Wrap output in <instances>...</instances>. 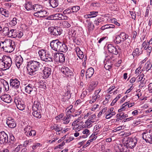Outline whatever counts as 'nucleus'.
I'll return each mask as SVG.
<instances>
[{"label": "nucleus", "mask_w": 152, "mask_h": 152, "mask_svg": "<svg viewBox=\"0 0 152 152\" xmlns=\"http://www.w3.org/2000/svg\"><path fill=\"white\" fill-rule=\"evenodd\" d=\"M58 42V39H56L53 40L50 43V46L52 49L56 51V48H57Z\"/></svg>", "instance_id": "28"}, {"label": "nucleus", "mask_w": 152, "mask_h": 152, "mask_svg": "<svg viewBox=\"0 0 152 152\" xmlns=\"http://www.w3.org/2000/svg\"><path fill=\"white\" fill-rule=\"evenodd\" d=\"M4 58H2L3 59V61H1L0 64L1 63L2 65L3 64H4V66H5L6 65L7 66H11L12 65L11 58L9 56H3Z\"/></svg>", "instance_id": "8"}, {"label": "nucleus", "mask_w": 152, "mask_h": 152, "mask_svg": "<svg viewBox=\"0 0 152 152\" xmlns=\"http://www.w3.org/2000/svg\"><path fill=\"white\" fill-rule=\"evenodd\" d=\"M10 143H13L14 142H15V139L13 135L10 136Z\"/></svg>", "instance_id": "55"}, {"label": "nucleus", "mask_w": 152, "mask_h": 152, "mask_svg": "<svg viewBox=\"0 0 152 152\" xmlns=\"http://www.w3.org/2000/svg\"><path fill=\"white\" fill-rule=\"evenodd\" d=\"M99 4L97 3H93L91 5V6L94 7V8L95 9L97 7H99Z\"/></svg>", "instance_id": "59"}, {"label": "nucleus", "mask_w": 152, "mask_h": 152, "mask_svg": "<svg viewBox=\"0 0 152 152\" xmlns=\"http://www.w3.org/2000/svg\"><path fill=\"white\" fill-rule=\"evenodd\" d=\"M43 9L42 6L40 5L35 4L33 5V9L36 12L35 13H38V12L42 11Z\"/></svg>", "instance_id": "30"}, {"label": "nucleus", "mask_w": 152, "mask_h": 152, "mask_svg": "<svg viewBox=\"0 0 152 152\" xmlns=\"http://www.w3.org/2000/svg\"><path fill=\"white\" fill-rule=\"evenodd\" d=\"M0 98L2 101L7 103H10L12 100V98L9 94H4L1 96Z\"/></svg>", "instance_id": "16"}, {"label": "nucleus", "mask_w": 152, "mask_h": 152, "mask_svg": "<svg viewBox=\"0 0 152 152\" xmlns=\"http://www.w3.org/2000/svg\"><path fill=\"white\" fill-rule=\"evenodd\" d=\"M3 83L1 85H3V86L5 88V90L8 91L9 89V86L8 83L5 80H3Z\"/></svg>", "instance_id": "46"}, {"label": "nucleus", "mask_w": 152, "mask_h": 152, "mask_svg": "<svg viewBox=\"0 0 152 152\" xmlns=\"http://www.w3.org/2000/svg\"><path fill=\"white\" fill-rule=\"evenodd\" d=\"M9 28L7 27H4L3 28H2L1 31L6 36H7L8 33L9 32Z\"/></svg>", "instance_id": "44"}, {"label": "nucleus", "mask_w": 152, "mask_h": 152, "mask_svg": "<svg viewBox=\"0 0 152 152\" xmlns=\"http://www.w3.org/2000/svg\"><path fill=\"white\" fill-rule=\"evenodd\" d=\"M47 12L43 9L42 10L40 11L38 13H34V15L38 17H44L47 15Z\"/></svg>", "instance_id": "23"}, {"label": "nucleus", "mask_w": 152, "mask_h": 152, "mask_svg": "<svg viewBox=\"0 0 152 152\" xmlns=\"http://www.w3.org/2000/svg\"><path fill=\"white\" fill-rule=\"evenodd\" d=\"M16 37L18 38H21V37L23 35V33L21 31H18V32H16Z\"/></svg>", "instance_id": "52"}, {"label": "nucleus", "mask_w": 152, "mask_h": 152, "mask_svg": "<svg viewBox=\"0 0 152 152\" xmlns=\"http://www.w3.org/2000/svg\"><path fill=\"white\" fill-rule=\"evenodd\" d=\"M8 141V136L4 132H0V143L5 145Z\"/></svg>", "instance_id": "6"}, {"label": "nucleus", "mask_w": 152, "mask_h": 152, "mask_svg": "<svg viewBox=\"0 0 152 152\" xmlns=\"http://www.w3.org/2000/svg\"><path fill=\"white\" fill-rule=\"evenodd\" d=\"M122 41H124L128 37V35L124 33H121L119 35Z\"/></svg>", "instance_id": "41"}, {"label": "nucleus", "mask_w": 152, "mask_h": 152, "mask_svg": "<svg viewBox=\"0 0 152 152\" xmlns=\"http://www.w3.org/2000/svg\"><path fill=\"white\" fill-rule=\"evenodd\" d=\"M33 111H34L32 112V114L34 116L39 118L41 117L40 110H39L38 109H35V110H33Z\"/></svg>", "instance_id": "34"}, {"label": "nucleus", "mask_w": 152, "mask_h": 152, "mask_svg": "<svg viewBox=\"0 0 152 152\" xmlns=\"http://www.w3.org/2000/svg\"><path fill=\"white\" fill-rule=\"evenodd\" d=\"M83 134L85 135H82L83 138H86L90 134V131L88 129H86L82 131Z\"/></svg>", "instance_id": "43"}, {"label": "nucleus", "mask_w": 152, "mask_h": 152, "mask_svg": "<svg viewBox=\"0 0 152 152\" xmlns=\"http://www.w3.org/2000/svg\"><path fill=\"white\" fill-rule=\"evenodd\" d=\"M10 84L12 88L17 89L19 88L20 82L17 79H11L10 80Z\"/></svg>", "instance_id": "11"}, {"label": "nucleus", "mask_w": 152, "mask_h": 152, "mask_svg": "<svg viewBox=\"0 0 152 152\" xmlns=\"http://www.w3.org/2000/svg\"><path fill=\"white\" fill-rule=\"evenodd\" d=\"M0 46L1 48L6 52L11 53L13 51L15 47L14 42L10 39H5L4 41H1Z\"/></svg>", "instance_id": "1"}, {"label": "nucleus", "mask_w": 152, "mask_h": 152, "mask_svg": "<svg viewBox=\"0 0 152 152\" xmlns=\"http://www.w3.org/2000/svg\"><path fill=\"white\" fill-rule=\"evenodd\" d=\"M48 31L51 35L57 37L61 34L62 30L60 27L56 26L49 28Z\"/></svg>", "instance_id": "5"}, {"label": "nucleus", "mask_w": 152, "mask_h": 152, "mask_svg": "<svg viewBox=\"0 0 152 152\" xmlns=\"http://www.w3.org/2000/svg\"><path fill=\"white\" fill-rule=\"evenodd\" d=\"M0 12L2 15H4L6 17H8L9 14V11L6 10V9L3 8H0Z\"/></svg>", "instance_id": "39"}, {"label": "nucleus", "mask_w": 152, "mask_h": 152, "mask_svg": "<svg viewBox=\"0 0 152 152\" xmlns=\"http://www.w3.org/2000/svg\"><path fill=\"white\" fill-rule=\"evenodd\" d=\"M137 142V138L135 137L133 138H128L125 143L124 145L127 148H133L135 146Z\"/></svg>", "instance_id": "3"}, {"label": "nucleus", "mask_w": 152, "mask_h": 152, "mask_svg": "<svg viewBox=\"0 0 152 152\" xmlns=\"http://www.w3.org/2000/svg\"><path fill=\"white\" fill-rule=\"evenodd\" d=\"M39 65V62L34 61H31L28 62L27 66H38Z\"/></svg>", "instance_id": "32"}, {"label": "nucleus", "mask_w": 152, "mask_h": 152, "mask_svg": "<svg viewBox=\"0 0 152 152\" xmlns=\"http://www.w3.org/2000/svg\"><path fill=\"white\" fill-rule=\"evenodd\" d=\"M49 3L50 6L53 8H56L58 5V2L57 0H49Z\"/></svg>", "instance_id": "31"}, {"label": "nucleus", "mask_w": 152, "mask_h": 152, "mask_svg": "<svg viewBox=\"0 0 152 152\" xmlns=\"http://www.w3.org/2000/svg\"><path fill=\"white\" fill-rule=\"evenodd\" d=\"M147 134L145 140L146 142L152 144V129L149 130Z\"/></svg>", "instance_id": "22"}, {"label": "nucleus", "mask_w": 152, "mask_h": 152, "mask_svg": "<svg viewBox=\"0 0 152 152\" xmlns=\"http://www.w3.org/2000/svg\"><path fill=\"white\" fill-rule=\"evenodd\" d=\"M7 67H3V68H1V70L4 71H6V72L7 73H9L11 71V70L9 69L10 67H8V68H7Z\"/></svg>", "instance_id": "53"}, {"label": "nucleus", "mask_w": 152, "mask_h": 152, "mask_svg": "<svg viewBox=\"0 0 152 152\" xmlns=\"http://www.w3.org/2000/svg\"><path fill=\"white\" fill-rule=\"evenodd\" d=\"M130 14L131 15L132 18L133 19H135L136 18V13L135 12L130 11Z\"/></svg>", "instance_id": "58"}, {"label": "nucleus", "mask_w": 152, "mask_h": 152, "mask_svg": "<svg viewBox=\"0 0 152 152\" xmlns=\"http://www.w3.org/2000/svg\"><path fill=\"white\" fill-rule=\"evenodd\" d=\"M43 71L45 77L48 78L51 74V71L50 68L49 67H44Z\"/></svg>", "instance_id": "25"}, {"label": "nucleus", "mask_w": 152, "mask_h": 152, "mask_svg": "<svg viewBox=\"0 0 152 152\" xmlns=\"http://www.w3.org/2000/svg\"><path fill=\"white\" fill-rule=\"evenodd\" d=\"M125 127L124 126H121L114 129L113 131L114 132H116L124 129Z\"/></svg>", "instance_id": "49"}, {"label": "nucleus", "mask_w": 152, "mask_h": 152, "mask_svg": "<svg viewBox=\"0 0 152 152\" xmlns=\"http://www.w3.org/2000/svg\"><path fill=\"white\" fill-rule=\"evenodd\" d=\"M64 116V114L63 113H61L57 116L56 117V120H60L61 119L62 120V118H63Z\"/></svg>", "instance_id": "60"}, {"label": "nucleus", "mask_w": 152, "mask_h": 152, "mask_svg": "<svg viewBox=\"0 0 152 152\" xmlns=\"http://www.w3.org/2000/svg\"><path fill=\"white\" fill-rule=\"evenodd\" d=\"M62 42H60L58 40V42L57 48H56L57 50L56 51L59 52V50L61 46V44H62Z\"/></svg>", "instance_id": "57"}, {"label": "nucleus", "mask_w": 152, "mask_h": 152, "mask_svg": "<svg viewBox=\"0 0 152 152\" xmlns=\"http://www.w3.org/2000/svg\"><path fill=\"white\" fill-rule=\"evenodd\" d=\"M109 24H107L104 26H102L101 28V29L104 30L105 29L109 28Z\"/></svg>", "instance_id": "61"}, {"label": "nucleus", "mask_w": 152, "mask_h": 152, "mask_svg": "<svg viewBox=\"0 0 152 152\" xmlns=\"http://www.w3.org/2000/svg\"><path fill=\"white\" fill-rule=\"evenodd\" d=\"M97 134L96 132L94 133L90 137V139L88 140L86 142V144L83 146V147H86L88 146L90 143V142L95 140L97 138V136L96 135Z\"/></svg>", "instance_id": "15"}, {"label": "nucleus", "mask_w": 152, "mask_h": 152, "mask_svg": "<svg viewBox=\"0 0 152 152\" xmlns=\"http://www.w3.org/2000/svg\"><path fill=\"white\" fill-rule=\"evenodd\" d=\"M6 123L8 126L11 128H14L16 126V123L14 120L10 117L7 118V119Z\"/></svg>", "instance_id": "14"}, {"label": "nucleus", "mask_w": 152, "mask_h": 152, "mask_svg": "<svg viewBox=\"0 0 152 152\" xmlns=\"http://www.w3.org/2000/svg\"><path fill=\"white\" fill-rule=\"evenodd\" d=\"M35 109H38L39 110H41L40 104L38 100L35 101L34 103L33 106H32L33 110H35Z\"/></svg>", "instance_id": "26"}, {"label": "nucleus", "mask_w": 152, "mask_h": 152, "mask_svg": "<svg viewBox=\"0 0 152 152\" xmlns=\"http://www.w3.org/2000/svg\"><path fill=\"white\" fill-rule=\"evenodd\" d=\"M22 147V145H18L17 147L12 152H18Z\"/></svg>", "instance_id": "51"}, {"label": "nucleus", "mask_w": 152, "mask_h": 152, "mask_svg": "<svg viewBox=\"0 0 152 152\" xmlns=\"http://www.w3.org/2000/svg\"><path fill=\"white\" fill-rule=\"evenodd\" d=\"M107 108L105 107L101 111H100L99 113L98 114V116L99 117H100L102 113H105L107 110Z\"/></svg>", "instance_id": "50"}, {"label": "nucleus", "mask_w": 152, "mask_h": 152, "mask_svg": "<svg viewBox=\"0 0 152 152\" xmlns=\"http://www.w3.org/2000/svg\"><path fill=\"white\" fill-rule=\"evenodd\" d=\"M25 91L26 93L30 94L32 91H36V88L31 84H29L25 87Z\"/></svg>", "instance_id": "18"}, {"label": "nucleus", "mask_w": 152, "mask_h": 152, "mask_svg": "<svg viewBox=\"0 0 152 152\" xmlns=\"http://www.w3.org/2000/svg\"><path fill=\"white\" fill-rule=\"evenodd\" d=\"M51 130H54L55 131L61 130L62 128L60 127L59 125L56 124H54L53 126L50 127Z\"/></svg>", "instance_id": "42"}, {"label": "nucleus", "mask_w": 152, "mask_h": 152, "mask_svg": "<svg viewBox=\"0 0 152 152\" xmlns=\"http://www.w3.org/2000/svg\"><path fill=\"white\" fill-rule=\"evenodd\" d=\"M148 89L149 92H152V83L149 84Z\"/></svg>", "instance_id": "64"}, {"label": "nucleus", "mask_w": 152, "mask_h": 152, "mask_svg": "<svg viewBox=\"0 0 152 152\" xmlns=\"http://www.w3.org/2000/svg\"><path fill=\"white\" fill-rule=\"evenodd\" d=\"M94 72V69L92 67L89 68L86 72V78H90L93 75Z\"/></svg>", "instance_id": "24"}, {"label": "nucleus", "mask_w": 152, "mask_h": 152, "mask_svg": "<svg viewBox=\"0 0 152 152\" xmlns=\"http://www.w3.org/2000/svg\"><path fill=\"white\" fill-rule=\"evenodd\" d=\"M18 19L15 17L12 18V19L10 22V24L11 26H14L17 23Z\"/></svg>", "instance_id": "45"}, {"label": "nucleus", "mask_w": 152, "mask_h": 152, "mask_svg": "<svg viewBox=\"0 0 152 152\" xmlns=\"http://www.w3.org/2000/svg\"><path fill=\"white\" fill-rule=\"evenodd\" d=\"M100 128V126L98 125H95V126H94V131H96L95 132H96L97 134L98 133V132H99V131L98 130Z\"/></svg>", "instance_id": "62"}, {"label": "nucleus", "mask_w": 152, "mask_h": 152, "mask_svg": "<svg viewBox=\"0 0 152 152\" xmlns=\"http://www.w3.org/2000/svg\"><path fill=\"white\" fill-rule=\"evenodd\" d=\"M90 84L95 87L98 84V82L97 81H92L90 83Z\"/></svg>", "instance_id": "56"}, {"label": "nucleus", "mask_w": 152, "mask_h": 152, "mask_svg": "<svg viewBox=\"0 0 152 152\" xmlns=\"http://www.w3.org/2000/svg\"><path fill=\"white\" fill-rule=\"evenodd\" d=\"M71 36L70 38V41L69 44L70 48L76 52V48L75 45L76 44V32L75 30H72L71 31Z\"/></svg>", "instance_id": "4"}, {"label": "nucleus", "mask_w": 152, "mask_h": 152, "mask_svg": "<svg viewBox=\"0 0 152 152\" xmlns=\"http://www.w3.org/2000/svg\"><path fill=\"white\" fill-rule=\"evenodd\" d=\"M23 61V58L21 56L17 57L16 58L15 62L16 66H20V64L22 63Z\"/></svg>", "instance_id": "33"}, {"label": "nucleus", "mask_w": 152, "mask_h": 152, "mask_svg": "<svg viewBox=\"0 0 152 152\" xmlns=\"http://www.w3.org/2000/svg\"><path fill=\"white\" fill-rule=\"evenodd\" d=\"M108 50L110 53L115 55H117L118 52L116 48L111 44H109L107 46Z\"/></svg>", "instance_id": "21"}, {"label": "nucleus", "mask_w": 152, "mask_h": 152, "mask_svg": "<svg viewBox=\"0 0 152 152\" xmlns=\"http://www.w3.org/2000/svg\"><path fill=\"white\" fill-rule=\"evenodd\" d=\"M146 58L145 59L141 62V66H152V62L151 61H148L146 62Z\"/></svg>", "instance_id": "27"}, {"label": "nucleus", "mask_w": 152, "mask_h": 152, "mask_svg": "<svg viewBox=\"0 0 152 152\" xmlns=\"http://www.w3.org/2000/svg\"><path fill=\"white\" fill-rule=\"evenodd\" d=\"M16 32L14 29H11L8 33V34L7 36L9 37H11L12 38L16 37Z\"/></svg>", "instance_id": "37"}, {"label": "nucleus", "mask_w": 152, "mask_h": 152, "mask_svg": "<svg viewBox=\"0 0 152 152\" xmlns=\"http://www.w3.org/2000/svg\"><path fill=\"white\" fill-rule=\"evenodd\" d=\"M46 51L44 50H39L38 52V53L41 59L45 61H48V59H50L49 57V55L46 53Z\"/></svg>", "instance_id": "7"}, {"label": "nucleus", "mask_w": 152, "mask_h": 152, "mask_svg": "<svg viewBox=\"0 0 152 152\" xmlns=\"http://www.w3.org/2000/svg\"><path fill=\"white\" fill-rule=\"evenodd\" d=\"M24 133L28 137L34 136L36 134L35 131L32 130L30 126L26 127L24 129Z\"/></svg>", "instance_id": "12"}, {"label": "nucleus", "mask_w": 152, "mask_h": 152, "mask_svg": "<svg viewBox=\"0 0 152 152\" xmlns=\"http://www.w3.org/2000/svg\"><path fill=\"white\" fill-rule=\"evenodd\" d=\"M66 115L62 119L63 123L64 124H68L71 118L72 117H74L76 116V114L72 115V113L75 111V110L72 108V106L70 105L68 107L66 110Z\"/></svg>", "instance_id": "2"}, {"label": "nucleus", "mask_w": 152, "mask_h": 152, "mask_svg": "<svg viewBox=\"0 0 152 152\" xmlns=\"http://www.w3.org/2000/svg\"><path fill=\"white\" fill-rule=\"evenodd\" d=\"M119 116L120 117V118H121L122 119H123L127 117L128 115L127 114H125L124 113H121L119 114Z\"/></svg>", "instance_id": "54"}, {"label": "nucleus", "mask_w": 152, "mask_h": 152, "mask_svg": "<svg viewBox=\"0 0 152 152\" xmlns=\"http://www.w3.org/2000/svg\"><path fill=\"white\" fill-rule=\"evenodd\" d=\"M33 6L31 3L26 2L24 4V7L27 11L31 10L33 9Z\"/></svg>", "instance_id": "35"}, {"label": "nucleus", "mask_w": 152, "mask_h": 152, "mask_svg": "<svg viewBox=\"0 0 152 152\" xmlns=\"http://www.w3.org/2000/svg\"><path fill=\"white\" fill-rule=\"evenodd\" d=\"M54 57L56 61H58L59 62L63 63L65 61V58L63 53H54Z\"/></svg>", "instance_id": "9"}, {"label": "nucleus", "mask_w": 152, "mask_h": 152, "mask_svg": "<svg viewBox=\"0 0 152 152\" xmlns=\"http://www.w3.org/2000/svg\"><path fill=\"white\" fill-rule=\"evenodd\" d=\"M39 67H26L28 74L33 75L36 74L35 72L38 70Z\"/></svg>", "instance_id": "19"}, {"label": "nucleus", "mask_w": 152, "mask_h": 152, "mask_svg": "<svg viewBox=\"0 0 152 152\" xmlns=\"http://www.w3.org/2000/svg\"><path fill=\"white\" fill-rule=\"evenodd\" d=\"M77 55L79 59H82L84 57L83 53L81 51L79 48L77 47Z\"/></svg>", "instance_id": "36"}, {"label": "nucleus", "mask_w": 152, "mask_h": 152, "mask_svg": "<svg viewBox=\"0 0 152 152\" xmlns=\"http://www.w3.org/2000/svg\"><path fill=\"white\" fill-rule=\"evenodd\" d=\"M121 39V38L119 35L115 37V38L114 40V42L117 44H118L120 43L122 41Z\"/></svg>", "instance_id": "47"}, {"label": "nucleus", "mask_w": 152, "mask_h": 152, "mask_svg": "<svg viewBox=\"0 0 152 152\" xmlns=\"http://www.w3.org/2000/svg\"><path fill=\"white\" fill-rule=\"evenodd\" d=\"M115 111L112 112H109V111H108L107 112L105 113L106 115L105 118L107 119H109L113 115H115Z\"/></svg>", "instance_id": "40"}, {"label": "nucleus", "mask_w": 152, "mask_h": 152, "mask_svg": "<svg viewBox=\"0 0 152 152\" xmlns=\"http://www.w3.org/2000/svg\"><path fill=\"white\" fill-rule=\"evenodd\" d=\"M62 25L65 28H68L71 26L70 24L66 21H63L62 22Z\"/></svg>", "instance_id": "48"}, {"label": "nucleus", "mask_w": 152, "mask_h": 152, "mask_svg": "<svg viewBox=\"0 0 152 152\" xmlns=\"http://www.w3.org/2000/svg\"><path fill=\"white\" fill-rule=\"evenodd\" d=\"M126 147L122 144H115L114 146L115 150L116 152H127Z\"/></svg>", "instance_id": "13"}, {"label": "nucleus", "mask_w": 152, "mask_h": 152, "mask_svg": "<svg viewBox=\"0 0 152 152\" xmlns=\"http://www.w3.org/2000/svg\"><path fill=\"white\" fill-rule=\"evenodd\" d=\"M142 53V48H141L140 50L139 48H137L134 50L132 55L133 56V58H134V56H136L137 55L139 56Z\"/></svg>", "instance_id": "29"}, {"label": "nucleus", "mask_w": 152, "mask_h": 152, "mask_svg": "<svg viewBox=\"0 0 152 152\" xmlns=\"http://www.w3.org/2000/svg\"><path fill=\"white\" fill-rule=\"evenodd\" d=\"M70 10L71 11V13L76 12V6H73L72 7H70Z\"/></svg>", "instance_id": "63"}, {"label": "nucleus", "mask_w": 152, "mask_h": 152, "mask_svg": "<svg viewBox=\"0 0 152 152\" xmlns=\"http://www.w3.org/2000/svg\"><path fill=\"white\" fill-rule=\"evenodd\" d=\"M67 49L68 48L67 46L62 42L61 46L59 50V52H66L67 51Z\"/></svg>", "instance_id": "38"}, {"label": "nucleus", "mask_w": 152, "mask_h": 152, "mask_svg": "<svg viewBox=\"0 0 152 152\" xmlns=\"http://www.w3.org/2000/svg\"><path fill=\"white\" fill-rule=\"evenodd\" d=\"M101 89H99L95 91L94 93V96H92V99L90 100V103H94L96 100L99 98L100 97V95H99V93L101 91Z\"/></svg>", "instance_id": "20"}, {"label": "nucleus", "mask_w": 152, "mask_h": 152, "mask_svg": "<svg viewBox=\"0 0 152 152\" xmlns=\"http://www.w3.org/2000/svg\"><path fill=\"white\" fill-rule=\"evenodd\" d=\"M14 102L16 104L17 108L19 110H23L24 109L25 105L23 102L19 98H15L14 99Z\"/></svg>", "instance_id": "10"}, {"label": "nucleus", "mask_w": 152, "mask_h": 152, "mask_svg": "<svg viewBox=\"0 0 152 152\" xmlns=\"http://www.w3.org/2000/svg\"><path fill=\"white\" fill-rule=\"evenodd\" d=\"M61 71L62 73L67 76L71 75L72 73L71 71L68 67H62L61 69Z\"/></svg>", "instance_id": "17"}]
</instances>
